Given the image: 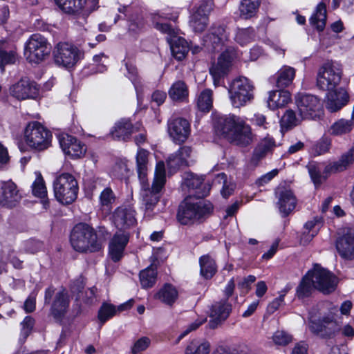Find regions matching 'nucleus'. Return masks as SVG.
Returning a JSON list of instances; mask_svg holds the SVG:
<instances>
[{
  "instance_id": "603ef678",
  "label": "nucleus",
  "mask_w": 354,
  "mask_h": 354,
  "mask_svg": "<svg viewBox=\"0 0 354 354\" xmlns=\"http://www.w3.org/2000/svg\"><path fill=\"white\" fill-rule=\"evenodd\" d=\"M353 126L351 120L341 119L331 126V133L335 136L347 133L351 131Z\"/></svg>"
},
{
  "instance_id": "4d7b16f0",
  "label": "nucleus",
  "mask_w": 354,
  "mask_h": 354,
  "mask_svg": "<svg viewBox=\"0 0 354 354\" xmlns=\"http://www.w3.org/2000/svg\"><path fill=\"white\" fill-rule=\"evenodd\" d=\"M232 59L233 57L227 51H225L219 56L217 63L214 64L212 66L226 73Z\"/></svg>"
},
{
  "instance_id": "e2e57ef3",
  "label": "nucleus",
  "mask_w": 354,
  "mask_h": 354,
  "mask_svg": "<svg viewBox=\"0 0 354 354\" xmlns=\"http://www.w3.org/2000/svg\"><path fill=\"white\" fill-rule=\"evenodd\" d=\"M35 324V319L30 316H26L21 323V339L25 340L30 334Z\"/></svg>"
},
{
  "instance_id": "49530a36",
  "label": "nucleus",
  "mask_w": 354,
  "mask_h": 354,
  "mask_svg": "<svg viewBox=\"0 0 354 354\" xmlns=\"http://www.w3.org/2000/svg\"><path fill=\"white\" fill-rule=\"evenodd\" d=\"M157 272L154 268L149 266L140 272V281L143 288L152 287L156 281Z\"/></svg>"
},
{
  "instance_id": "0e129e2a",
  "label": "nucleus",
  "mask_w": 354,
  "mask_h": 354,
  "mask_svg": "<svg viewBox=\"0 0 354 354\" xmlns=\"http://www.w3.org/2000/svg\"><path fill=\"white\" fill-rule=\"evenodd\" d=\"M151 340L147 337H142L135 342L131 347V353L137 354L140 352L145 351L150 345Z\"/></svg>"
},
{
  "instance_id": "423d86ee",
  "label": "nucleus",
  "mask_w": 354,
  "mask_h": 354,
  "mask_svg": "<svg viewBox=\"0 0 354 354\" xmlns=\"http://www.w3.org/2000/svg\"><path fill=\"white\" fill-rule=\"evenodd\" d=\"M254 86L247 77L239 76L229 85L228 93L232 105L235 108L245 106L254 98Z\"/></svg>"
},
{
  "instance_id": "ea45409f",
  "label": "nucleus",
  "mask_w": 354,
  "mask_h": 354,
  "mask_svg": "<svg viewBox=\"0 0 354 354\" xmlns=\"http://www.w3.org/2000/svg\"><path fill=\"white\" fill-rule=\"evenodd\" d=\"M326 8L324 3H319L315 10V13L310 19V24L318 31H322L326 26Z\"/></svg>"
},
{
  "instance_id": "72a5a7b5",
  "label": "nucleus",
  "mask_w": 354,
  "mask_h": 354,
  "mask_svg": "<svg viewBox=\"0 0 354 354\" xmlns=\"http://www.w3.org/2000/svg\"><path fill=\"white\" fill-rule=\"evenodd\" d=\"M178 297V292L176 287L169 283L165 284L155 295L156 299L168 306H172Z\"/></svg>"
},
{
  "instance_id": "393cba45",
  "label": "nucleus",
  "mask_w": 354,
  "mask_h": 354,
  "mask_svg": "<svg viewBox=\"0 0 354 354\" xmlns=\"http://www.w3.org/2000/svg\"><path fill=\"white\" fill-rule=\"evenodd\" d=\"M232 310L231 305L226 301L222 300L212 304L210 310L209 325L211 328H215L223 321L225 320Z\"/></svg>"
},
{
  "instance_id": "f03ea898",
  "label": "nucleus",
  "mask_w": 354,
  "mask_h": 354,
  "mask_svg": "<svg viewBox=\"0 0 354 354\" xmlns=\"http://www.w3.org/2000/svg\"><path fill=\"white\" fill-rule=\"evenodd\" d=\"M216 127L225 138L236 145L245 147L252 141L250 127L239 116H221L217 119Z\"/></svg>"
},
{
  "instance_id": "bb28decb",
  "label": "nucleus",
  "mask_w": 354,
  "mask_h": 354,
  "mask_svg": "<svg viewBox=\"0 0 354 354\" xmlns=\"http://www.w3.org/2000/svg\"><path fill=\"white\" fill-rule=\"evenodd\" d=\"M0 203L8 207H12L20 199L17 185L12 181L3 182L1 185Z\"/></svg>"
},
{
  "instance_id": "f8f14e48",
  "label": "nucleus",
  "mask_w": 354,
  "mask_h": 354,
  "mask_svg": "<svg viewBox=\"0 0 354 354\" xmlns=\"http://www.w3.org/2000/svg\"><path fill=\"white\" fill-rule=\"evenodd\" d=\"M307 274L314 288L324 294L333 292L337 287L338 279L336 276L319 265H315Z\"/></svg>"
},
{
  "instance_id": "6e6d98bb",
  "label": "nucleus",
  "mask_w": 354,
  "mask_h": 354,
  "mask_svg": "<svg viewBox=\"0 0 354 354\" xmlns=\"http://www.w3.org/2000/svg\"><path fill=\"white\" fill-rule=\"evenodd\" d=\"M32 194L37 197L44 198L47 195L46 187L41 175H39L32 185Z\"/></svg>"
},
{
  "instance_id": "c9c22d12",
  "label": "nucleus",
  "mask_w": 354,
  "mask_h": 354,
  "mask_svg": "<svg viewBox=\"0 0 354 354\" xmlns=\"http://www.w3.org/2000/svg\"><path fill=\"white\" fill-rule=\"evenodd\" d=\"M295 69L288 66H283L276 75V86L283 88L290 85L295 76Z\"/></svg>"
},
{
  "instance_id": "aec40b11",
  "label": "nucleus",
  "mask_w": 354,
  "mask_h": 354,
  "mask_svg": "<svg viewBox=\"0 0 354 354\" xmlns=\"http://www.w3.org/2000/svg\"><path fill=\"white\" fill-rule=\"evenodd\" d=\"M342 236L336 242V248L339 254L344 259L354 258V226L342 230Z\"/></svg>"
},
{
  "instance_id": "4be33fe9",
  "label": "nucleus",
  "mask_w": 354,
  "mask_h": 354,
  "mask_svg": "<svg viewBox=\"0 0 354 354\" xmlns=\"http://www.w3.org/2000/svg\"><path fill=\"white\" fill-rule=\"evenodd\" d=\"M113 221L115 227L120 230L129 228L136 223L135 211L131 207H119L113 213Z\"/></svg>"
},
{
  "instance_id": "cd10ccee",
  "label": "nucleus",
  "mask_w": 354,
  "mask_h": 354,
  "mask_svg": "<svg viewBox=\"0 0 354 354\" xmlns=\"http://www.w3.org/2000/svg\"><path fill=\"white\" fill-rule=\"evenodd\" d=\"M279 209L282 216H287L295 208L297 203L296 198L290 189H282L278 192Z\"/></svg>"
},
{
  "instance_id": "f3484780",
  "label": "nucleus",
  "mask_w": 354,
  "mask_h": 354,
  "mask_svg": "<svg viewBox=\"0 0 354 354\" xmlns=\"http://www.w3.org/2000/svg\"><path fill=\"white\" fill-rule=\"evenodd\" d=\"M167 132L176 144H182L189 138L191 127L189 121L183 118H171L167 121Z\"/></svg>"
},
{
  "instance_id": "680f3d73",
  "label": "nucleus",
  "mask_w": 354,
  "mask_h": 354,
  "mask_svg": "<svg viewBox=\"0 0 354 354\" xmlns=\"http://www.w3.org/2000/svg\"><path fill=\"white\" fill-rule=\"evenodd\" d=\"M331 141L328 138H321L313 146V151L316 155H321L329 150Z\"/></svg>"
},
{
  "instance_id": "6e6552de",
  "label": "nucleus",
  "mask_w": 354,
  "mask_h": 354,
  "mask_svg": "<svg viewBox=\"0 0 354 354\" xmlns=\"http://www.w3.org/2000/svg\"><path fill=\"white\" fill-rule=\"evenodd\" d=\"M50 51V44L40 34L32 35L25 44L24 55L29 62L38 64L45 60Z\"/></svg>"
},
{
  "instance_id": "412c9836",
  "label": "nucleus",
  "mask_w": 354,
  "mask_h": 354,
  "mask_svg": "<svg viewBox=\"0 0 354 354\" xmlns=\"http://www.w3.org/2000/svg\"><path fill=\"white\" fill-rule=\"evenodd\" d=\"M129 236V232L120 231L116 232L111 239L109 245V255L114 262L119 261L123 257Z\"/></svg>"
},
{
  "instance_id": "7c9ffc66",
  "label": "nucleus",
  "mask_w": 354,
  "mask_h": 354,
  "mask_svg": "<svg viewBox=\"0 0 354 354\" xmlns=\"http://www.w3.org/2000/svg\"><path fill=\"white\" fill-rule=\"evenodd\" d=\"M16 60L15 48L6 40H0V68L1 70H4L6 65L15 64Z\"/></svg>"
},
{
  "instance_id": "1a4fd4ad",
  "label": "nucleus",
  "mask_w": 354,
  "mask_h": 354,
  "mask_svg": "<svg viewBox=\"0 0 354 354\" xmlns=\"http://www.w3.org/2000/svg\"><path fill=\"white\" fill-rule=\"evenodd\" d=\"M342 75L340 64L327 62L319 69L317 75V86L323 91H333L339 85Z\"/></svg>"
},
{
  "instance_id": "09e8293b",
  "label": "nucleus",
  "mask_w": 354,
  "mask_h": 354,
  "mask_svg": "<svg viewBox=\"0 0 354 354\" xmlns=\"http://www.w3.org/2000/svg\"><path fill=\"white\" fill-rule=\"evenodd\" d=\"M313 286L311 280L306 274L301 279L296 289V296L298 299H301L310 296L313 290Z\"/></svg>"
},
{
  "instance_id": "b1692460",
  "label": "nucleus",
  "mask_w": 354,
  "mask_h": 354,
  "mask_svg": "<svg viewBox=\"0 0 354 354\" xmlns=\"http://www.w3.org/2000/svg\"><path fill=\"white\" fill-rule=\"evenodd\" d=\"M135 128L131 120L122 118L117 121L110 131L109 135L115 140L128 141L135 132Z\"/></svg>"
},
{
  "instance_id": "864d4df0",
  "label": "nucleus",
  "mask_w": 354,
  "mask_h": 354,
  "mask_svg": "<svg viewBox=\"0 0 354 354\" xmlns=\"http://www.w3.org/2000/svg\"><path fill=\"white\" fill-rule=\"evenodd\" d=\"M302 120L300 115H296V113L291 109L287 110L281 118L282 126L286 128H292L298 125Z\"/></svg>"
},
{
  "instance_id": "f257e3e1",
  "label": "nucleus",
  "mask_w": 354,
  "mask_h": 354,
  "mask_svg": "<svg viewBox=\"0 0 354 354\" xmlns=\"http://www.w3.org/2000/svg\"><path fill=\"white\" fill-rule=\"evenodd\" d=\"M108 234L104 227H99L95 230L86 223H80L73 227L70 241L73 249L77 252H95L102 249Z\"/></svg>"
},
{
  "instance_id": "79ce46f5",
  "label": "nucleus",
  "mask_w": 354,
  "mask_h": 354,
  "mask_svg": "<svg viewBox=\"0 0 354 354\" xmlns=\"http://www.w3.org/2000/svg\"><path fill=\"white\" fill-rule=\"evenodd\" d=\"M259 6L260 0H242L239 6L241 17L245 19L254 17Z\"/></svg>"
},
{
  "instance_id": "4468645a",
  "label": "nucleus",
  "mask_w": 354,
  "mask_h": 354,
  "mask_svg": "<svg viewBox=\"0 0 354 354\" xmlns=\"http://www.w3.org/2000/svg\"><path fill=\"white\" fill-rule=\"evenodd\" d=\"M297 112L305 120H315L322 113L320 100L314 95L299 93L295 96Z\"/></svg>"
},
{
  "instance_id": "e433bc0d",
  "label": "nucleus",
  "mask_w": 354,
  "mask_h": 354,
  "mask_svg": "<svg viewBox=\"0 0 354 354\" xmlns=\"http://www.w3.org/2000/svg\"><path fill=\"white\" fill-rule=\"evenodd\" d=\"M309 175L316 187L319 186L327 178L329 173L325 171V167L322 163L310 162L307 165Z\"/></svg>"
},
{
  "instance_id": "5701e85b",
  "label": "nucleus",
  "mask_w": 354,
  "mask_h": 354,
  "mask_svg": "<svg viewBox=\"0 0 354 354\" xmlns=\"http://www.w3.org/2000/svg\"><path fill=\"white\" fill-rule=\"evenodd\" d=\"M227 37L223 26L214 25L211 27L209 33L205 36V41L207 46H212L214 51H218L222 50Z\"/></svg>"
},
{
  "instance_id": "c85d7f7f",
  "label": "nucleus",
  "mask_w": 354,
  "mask_h": 354,
  "mask_svg": "<svg viewBox=\"0 0 354 354\" xmlns=\"http://www.w3.org/2000/svg\"><path fill=\"white\" fill-rule=\"evenodd\" d=\"M354 162V146L349 150L344 153L339 160L335 161L325 166V171L327 173H333L342 171L346 169Z\"/></svg>"
},
{
  "instance_id": "774afa93",
  "label": "nucleus",
  "mask_w": 354,
  "mask_h": 354,
  "mask_svg": "<svg viewBox=\"0 0 354 354\" xmlns=\"http://www.w3.org/2000/svg\"><path fill=\"white\" fill-rule=\"evenodd\" d=\"M205 322V319L196 320L195 322L190 324L186 329L183 331L176 339V343H178L183 338L187 335L189 333L196 330L200 326Z\"/></svg>"
},
{
  "instance_id": "338daca9",
  "label": "nucleus",
  "mask_w": 354,
  "mask_h": 354,
  "mask_svg": "<svg viewBox=\"0 0 354 354\" xmlns=\"http://www.w3.org/2000/svg\"><path fill=\"white\" fill-rule=\"evenodd\" d=\"M213 6L212 0H203L196 12L208 17V15L213 9Z\"/></svg>"
},
{
  "instance_id": "2eb2a0df",
  "label": "nucleus",
  "mask_w": 354,
  "mask_h": 354,
  "mask_svg": "<svg viewBox=\"0 0 354 354\" xmlns=\"http://www.w3.org/2000/svg\"><path fill=\"white\" fill-rule=\"evenodd\" d=\"M155 27L157 30L172 37L169 41L172 55L178 60L183 59L189 51V47L185 39L176 37L178 30L167 23L161 21L156 22Z\"/></svg>"
},
{
  "instance_id": "dca6fc26",
  "label": "nucleus",
  "mask_w": 354,
  "mask_h": 354,
  "mask_svg": "<svg viewBox=\"0 0 354 354\" xmlns=\"http://www.w3.org/2000/svg\"><path fill=\"white\" fill-rule=\"evenodd\" d=\"M55 4L68 14L88 16L97 8L98 0H54Z\"/></svg>"
},
{
  "instance_id": "9b49d317",
  "label": "nucleus",
  "mask_w": 354,
  "mask_h": 354,
  "mask_svg": "<svg viewBox=\"0 0 354 354\" xmlns=\"http://www.w3.org/2000/svg\"><path fill=\"white\" fill-rule=\"evenodd\" d=\"M55 294V288L50 286L45 290L44 304H50V314L57 321L61 322L68 312L70 305V297L67 290L64 288L57 292L54 299L52 297Z\"/></svg>"
},
{
  "instance_id": "a211bd4d",
  "label": "nucleus",
  "mask_w": 354,
  "mask_h": 354,
  "mask_svg": "<svg viewBox=\"0 0 354 354\" xmlns=\"http://www.w3.org/2000/svg\"><path fill=\"white\" fill-rule=\"evenodd\" d=\"M58 140L64 153L73 158H81L86 153L85 145L73 136L61 134L58 136Z\"/></svg>"
},
{
  "instance_id": "8fccbe9b",
  "label": "nucleus",
  "mask_w": 354,
  "mask_h": 354,
  "mask_svg": "<svg viewBox=\"0 0 354 354\" xmlns=\"http://www.w3.org/2000/svg\"><path fill=\"white\" fill-rule=\"evenodd\" d=\"M208 24V17L194 12L189 21V25L194 32H201L205 30Z\"/></svg>"
},
{
  "instance_id": "20e7f679",
  "label": "nucleus",
  "mask_w": 354,
  "mask_h": 354,
  "mask_svg": "<svg viewBox=\"0 0 354 354\" xmlns=\"http://www.w3.org/2000/svg\"><path fill=\"white\" fill-rule=\"evenodd\" d=\"M212 210L213 205L209 201L187 198L179 205L177 218L181 224L187 225L205 219Z\"/></svg>"
},
{
  "instance_id": "c756f323",
  "label": "nucleus",
  "mask_w": 354,
  "mask_h": 354,
  "mask_svg": "<svg viewBox=\"0 0 354 354\" xmlns=\"http://www.w3.org/2000/svg\"><path fill=\"white\" fill-rule=\"evenodd\" d=\"M192 149L190 147H181L175 154L170 156L167 159V165L170 168L176 169L183 165H188V158L191 157Z\"/></svg>"
},
{
  "instance_id": "052dcab7",
  "label": "nucleus",
  "mask_w": 354,
  "mask_h": 354,
  "mask_svg": "<svg viewBox=\"0 0 354 354\" xmlns=\"http://www.w3.org/2000/svg\"><path fill=\"white\" fill-rule=\"evenodd\" d=\"M115 200V196L110 187H106L100 195V203L102 206L109 207Z\"/></svg>"
},
{
  "instance_id": "0eeeda50",
  "label": "nucleus",
  "mask_w": 354,
  "mask_h": 354,
  "mask_svg": "<svg viewBox=\"0 0 354 354\" xmlns=\"http://www.w3.org/2000/svg\"><path fill=\"white\" fill-rule=\"evenodd\" d=\"M339 311L337 306L330 308L329 313L318 321H312L310 325V330L323 338H333L341 331V322L337 319Z\"/></svg>"
},
{
  "instance_id": "6ab92c4d",
  "label": "nucleus",
  "mask_w": 354,
  "mask_h": 354,
  "mask_svg": "<svg viewBox=\"0 0 354 354\" xmlns=\"http://www.w3.org/2000/svg\"><path fill=\"white\" fill-rule=\"evenodd\" d=\"M10 93L14 97L21 100L35 98L38 94V87L35 82L27 78H21L10 86Z\"/></svg>"
},
{
  "instance_id": "473e14b6",
  "label": "nucleus",
  "mask_w": 354,
  "mask_h": 354,
  "mask_svg": "<svg viewBox=\"0 0 354 354\" xmlns=\"http://www.w3.org/2000/svg\"><path fill=\"white\" fill-rule=\"evenodd\" d=\"M124 64L127 71V77L132 82L138 95L142 91V85L138 76V69L135 65V58L133 55H127Z\"/></svg>"
},
{
  "instance_id": "ddd939ff",
  "label": "nucleus",
  "mask_w": 354,
  "mask_h": 354,
  "mask_svg": "<svg viewBox=\"0 0 354 354\" xmlns=\"http://www.w3.org/2000/svg\"><path fill=\"white\" fill-rule=\"evenodd\" d=\"M53 53L55 64L67 68L73 67L82 57L79 48L68 42L58 43Z\"/></svg>"
},
{
  "instance_id": "69168bd1",
  "label": "nucleus",
  "mask_w": 354,
  "mask_h": 354,
  "mask_svg": "<svg viewBox=\"0 0 354 354\" xmlns=\"http://www.w3.org/2000/svg\"><path fill=\"white\" fill-rule=\"evenodd\" d=\"M96 291L97 288L95 287H92L88 288L85 291L84 295L82 297V301L88 306L93 305L96 303Z\"/></svg>"
},
{
  "instance_id": "c03bdc74",
  "label": "nucleus",
  "mask_w": 354,
  "mask_h": 354,
  "mask_svg": "<svg viewBox=\"0 0 354 354\" xmlns=\"http://www.w3.org/2000/svg\"><path fill=\"white\" fill-rule=\"evenodd\" d=\"M203 178L196 175L190 174L185 179V185L190 189H196V194L198 197L206 196L209 191V188L201 189L203 186Z\"/></svg>"
},
{
  "instance_id": "9d476101",
  "label": "nucleus",
  "mask_w": 354,
  "mask_h": 354,
  "mask_svg": "<svg viewBox=\"0 0 354 354\" xmlns=\"http://www.w3.org/2000/svg\"><path fill=\"white\" fill-rule=\"evenodd\" d=\"M26 143L39 151L44 150L50 145L52 134L46 127L37 121L29 122L24 132Z\"/></svg>"
},
{
  "instance_id": "58836bf2",
  "label": "nucleus",
  "mask_w": 354,
  "mask_h": 354,
  "mask_svg": "<svg viewBox=\"0 0 354 354\" xmlns=\"http://www.w3.org/2000/svg\"><path fill=\"white\" fill-rule=\"evenodd\" d=\"M211 344L209 341L203 339H193L187 346L185 354H209Z\"/></svg>"
},
{
  "instance_id": "3c124183",
  "label": "nucleus",
  "mask_w": 354,
  "mask_h": 354,
  "mask_svg": "<svg viewBox=\"0 0 354 354\" xmlns=\"http://www.w3.org/2000/svg\"><path fill=\"white\" fill-rule=\"evenodd\" d=\"M254 30L252 28L238 29L234 39L241 46L246 45L254 40Z\"/></svg>"
},
{
  "instance_id": "4c0bfd02",
  "label": "nucleus",
  "mask_w": 354,
  "mask_h": 354,
  "mask_svg": "<svg viewBox=\"0 0 354 354\" xmlns=\"http://www.w3.org/2000/svg\"><path fill=\"white\" fill-rule=\"evenodd\" d=\"M200 272L205 279H211L217 271L214 259L209 254L203 255L199 259Z\"/></svg>"
},
{
  "instance_id": "bf43d9fd",
  "label": "nucleus",
  "mask_w": 354,
  "mask_h": 354,
  "mask_svg": "<svg viewBox=\"0 0 354 354\" xmlns=\"http://www.w3.org/2000/svg\"><path fill=\"white\" fill-rule=\"evenodd\" d=\"M272 339L274 344L278 346H286L292 340V336L284 330H277Z\"/></svg>"
},
{
  "instance_id": "39448f33",
  "label": "nucleus",
  "mask_w": 354,
  "mask_h": 354,
  "mask_svg": "<svg viewBox=\"0 0 354 354\" xmlns=\"http://www.w3.org/2000/svg\"><path fill=\"white\" fill-rule=\"evenodd\" d=\"M53 190L57 201L63 205H69L77 197L78 183L71 174L62 173L55 179Z\"/></svg>"
},
{
  "instance_id": "a18cd8bd",
  "label": "nucleus",
  "mask_w": 354,
  "mask_h": 354,
  "mask_svg": "<svg viewBox=\"0 0 354 354\" xmlns=\"http://www.w3.org/2000/svg\"><path fill=\"white\" fill-rule=\"evenodd\" d=\"M213 93L209 88L201 91L196 99L198 109L202 112H209L212 107Z\"/></svg>"
},
{
  "instance_id": "5fc2aeb1",
  "label": "nucleus",
  "mask_w": 354,
  "mask_h": 354,
  "mask_svg": "<svg viewBox=\"0 0 354 354\" xmlns=\"http://www.w3.org/2000/svg\"><path fill=\"white\" fill-rule=\"evenodd\" d=\"M116 313L115 307L110 304L104 303L99 311H98V319L101 322V323L103 324H104L108 319L111 318L115 315Z\"/></svg>"
},
{
  "instance_id": "37998d69",
  "label": "nucleus",
  "mask_w": 354,
  "mask_h": 354,
  "mask_svg": "<svg viewBox=\"0 0 354 354\" xmlns=\"http://www.w3.org/2000/svg\"><path fill=\"white\" fill-rule=\"evenodd\" d=\"M275 147V142L271 137L267 136L263 139L254 151L252 159L259 160L263 158L267 153L272 150Z\"/></svg>"
},
{
  "instance_id": "a19ab883",
  "label": "nucleus",
  "mask_w": 354,
  "mask_h": 354,
  "mask_svg": "<svg viewBox=\"0 0 354 354\" xmlns=\"http://www.w3.org/2000/svg\"><path fill=\"white\" fill-rule=\"evenodd\" d=\"M169 96L174 101H184L188 97L186 84L181 80L174 82L169 90Z\"/></svg>"
},
{
  "instance_id": "de8ad7c7",
  "label": "nucleus",
  "mask_w": 354,
  "mask_h": 354,
  "mask_svg": "<svg viewBox=\"0 0 354 354\" xmlns=\"http://www.w3.org/2000/svg\"><path fill=\"white\" fill-rule=\"evenodd\" d=\"M322 225V218L319 216L313 218L306 223L304 227L308 231L303 234L301 239L306 238V241H310L318 232Z\"/></svg>"
},
{
  "instance_id": "13d9d810",
  "label": "nucleus",
  "mask_w": 354,
  "mask_h": 354,
  "mask_svg": "<svg viewBox=\"0 0 354 354\" xmlns=\"http://www.w3.org/2000/svg\"><path fill=\"white\" fill-rule=\"evenodd\" d=\"M232 59L233 57L227 51H225L219 56L217 63L214 64L212 66L226 73Z\"/></svg>"
},
{
  "instance_id": "2f4dec72",
  "label": "nucleus",
  "mask_w": 354,
  "mask_h": 354,
  "mask_svg": "<svg viewBox=\"0 0 354 354\" xmlns=\"http://www.w3.org/2000/svg\"><path fill=\"white\" fill-rule=\"evenodd\" d=\"M291 100L290 93L288 91L280 89L270 91L268 99L270 109H276L286 106Z\"/></svg>"
},
{
  "instance_id": "f704fd0d",
  "label": "nucleus",
  "mask_w": 354,
  "mask_h": 354,
  "mask_svg": "<svg viewBox=\"0 0 354 354\" xmlns=\"http://www.w3.org/2000/svg\"><path fill=\"white\" fill-rule=\"evenodd\" d=\"M149 152L144 149H139L136 155V168L140 182L147 181V171Z\"/></svg>"
},
{
  "instance_id": "a878e982",
  "label": "nucleus",
  "mask_w": 354,
  "mask_h": 354,
  "mask_svg": "<svg viewBox=\"0 0 354 354\" xmlns=\"http://www.w3.org/2000/svg\"><path fill=\"white\" fill-rule=\"evenodd\" d=\"M326 109L330 112H335L342 109L348 101V95L343 88L327 91Z\"/></svg>"
},
{
  "instance_id": "7ed1b4c3",
  "label": "nucleus",
  "mask_w": 354,
  "mask_h": 354,
  "mask_svg": "<svg viewBox=\"0 0 354 354\" xmlns=\"http://www.w3.org/2000/svg\"><path fill=\"white\" fill-rule=\"evenodd\" d=\"M166 183L165 166L162 161L156 164L154 177L151 185L148 180L140 183V198L145 216L151 217L160 201L162 190Z\"/></svg>"
}]
</instances>
